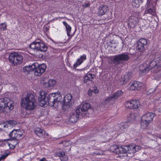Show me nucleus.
<instances>
[{
  "instance_id": "nucleus-21",
  "label": "nucleus",
  "mask_w": 161,
  "mask_h": 161,
  "mask_svg": "<svg viewBox=\"0 0 161 161\" xmlns=\"http://www.w3.org/2000/svg\"><path fill=\"white\" fill-rule=\"evenodd\" d=\"M108 10V7L107 6L101 5L98 10L97 14L99 16H102L105 14Z\"/></svg>"
},
{
  "instance_id": "nucleus-20",
  "label": "nucleus",
  "mask_w": 161,
  "mask_h": 161,
  "mask_svg": "<svg viewBox=\"0 0 161 161\" xmlns=\"http://www.w3.org/2000/svg\"><path fill=\"white\" fill-rule=\"evenodd\" d=\"M38 66V63L35 62L33 64L29 66H26L23 68V72L26 74H28L30 72L33 71L34 69L36 66Z\"/></svg>"
},
{
  "instance_id": "nucleus-51",
  "label": "nucleus",
  "mask_w": 161,
  "mask_h": 161,
  "mask_svg": "<svg viewBox=\"0 0 161 161\" xmlns=\"http://www.w3.org/2000/svg\"><path fill=\"white\" fill-rule=\"evenodd\" d=\"M98 92V91H97V93ZM95 93H96V92H95Z\"/></svg>"
},
{
  "instance_id": "nucleus-35",
  "label": "nucleus",
  "mask_w": 161,
  "mask_h": 161,
  "mask_svg": "<svg viewBox=\"0 0 161 161\" xmlns=\"http://www.w3.org/2000/svg\"><path fill=\"white\" fill-rule=\"evenodd\" d=\"M87 75L89 78V81H92L95 77V76L94 75L92 74L91 73H88L87 74Z\"/></svg>"
},
{
  "instance_id": "nucleus-39",
  "label": "nucleus",
  "mask_w": 161,
  "mask_h": 161,
  "mask_svg": "<svg viewBox=\"0 0 161 161\" xmlns=\"http://www.w3.org/2000/svg\"><path fill=\"white\" fill-rule=\"evenodd\" d=\"M156 91V89L154 88L150 89L147 92V94L151 95L154 93Z\"/></svg>"
},
{
  "instance_id": "nucleus-31",
  "label": "nucleus",
  "mask_w": 161,
  "mask_h": 161,
  "mask_svg": "<svg viewBox=\"0 0 161 161\" xmlns=\"http://www.w3.org/2000/svg\"><path fill=\"white\" fill-rule=\"evenodd\" d=\"M142 0H133L132 2V5L133 7L138 8L140 6V3Z\"/></svg>"
},
{
  "instance_id": "nucleus-22",
  "label": "nucleus",
  "mask_w": 161,
  "mask_h": 161,
  "mask_svg": "<svg viewBox=\"0 0 161 161\" xmlns=\"http://www.w3.org/2000/svg\"><path fill=\"white\" fill-rule=\"evenodd\" d=\"M86 59V55L85 54H83L82 56H80L79 58L77 59L76 63L74 64V68L76 69L78 66L80 65Z\"/></svg>"
},
{
  "instance_id": "nucleus-17",
  "label": "nucleus",
  "mask_w": 161,
  "mask_h": 161,
  "mask_svg": "<svg viewBox=\"0 0 161 161\" xmlns=\"http://www.w3.org/2000/svg\"><path fill=\"white\" fill-rule=\"evenodd\" d=\"M72 96L70 93H68L64 98L63 105L64 106L69 107L71 104Z\"/></svg>"
},
{
  "instance_id": "nucleus-30",
  "label": "nucleus",
  "mask_w": 161,
  "mask_h": 161,
  "mask_svg": "<svg viewBox=\"0 0 161 161\" xmlns=\"http://www.w3.org/2000/svg\"><path fill=\"white\" fill-rule=\"evenodd\" d=\"M7 125L8 126V128H12L17 125V122L13 120H9L8 121L6 122Z\"/></svg>"
},
{
  "instance_id": "nucleus-36",
  "label": "nucleus",
  "mask_w": 161,
  "mask_h": 161,
  "mask_svg": "<svg viewBox=\"0 0 161 161\" xmlns=\"http://www.w3.org/2000/svg\"><path fill=\"white\" fill-rule=\"evenodd\" d=\"M56 80L53 79H50L49 80L48 84L50 87L53 86L56 83Z\"/></svg>"
},
{
  "instance_id": "nucleus-11",
  "label": "nucleus",
  "mask_w": 161,
  "mask_h": 161,
  "mask_svg": "<svg viewBox=\"0 0 161 161\" xmlns=\"http://www.w3.org/2000/svg\"><path fill=\"white\" fill-rule=\"evenodd\" d=\"M147 43V40L145 38H140L136 42V49L138 52H142L145 49L144 46Z\"/></svg>"
},
{
  "instance_id": "nucleus-37",
  "label": "nucleus",
  "mask_w": 161,
  "mask_h": 161,
  "mask_svg": "<svg viewBox=\"0 0 161 161\" xmlns=\"http://www.w3.org/2000/svg\"><path fill=\"white\" fill-rule=\"evenodd\" d=\"M56 155L58 157L61 158H63L65 156V153L64 152H61L56 153Z\"/></svg>"
},
{
  "instance_id": "nucleus-40",
  "label": "nucleus",
  "mask_w": 161,
  "mask_h": 161,
  "mask_svg": "<svg viewBox=\"0 0 161 161\" xmlns=\"http://www.w3.org/2000/svg\"><path fill=\"white\" fill-rule=\"evenodd\" d=\"M81 108L79 107L76 109L75 112H74L75 114H77L79 117V115H80V113H81L80 111H81Z\"/></svg>"
},
{
  "instance_id": "nucleus-38",
  "label": "nucleus",
  "mask_w": 161,
  "mask_h": 161,
  "mask_svg": "<svg viewBox=\"0 0 161 161\" xmlns=\"http://www.w3.org/2000/svg\"><path fill=\"white\" fill-rule=\"evenodd\" d=\"M8 155L9 153H5V154L2 155L0 157V161L5 159Z\"/></svg>"
},
{
  "instance_id": "nucleus-49",
  "label": "nucleus",
  "mask_w": 161,
  "mask_h": 161,
  "mask_svg": "<svg viewBox=\"0 0 161 161\" xmlns=\"http://www.w3.org/2000/svg\"><path fill=\"white\" fill-rule=\"evenodd\" d=\"M86 6L87 7H89V4H88V3H86Z\"/></svg>"
},
{
  "instance_id": "nucleus-12",
  "label": "nucleus",
  "mask_w": 161,
  "mask_h": 161,
  "mask_svg": "<svg viewBox=\"0 0 161 161\" xmlns=\"http://www.w3.org/2000/svg\"><path fill=\"white\" fill-rule=\"evenodd\" d=\"M23 133L20 129H14L9 134V137L13 139L18 140L23 137Z\"/></svg>"
},
{
  "instance_id": "nucleus-28",
  "label": "nucleus",
  "mask_w": 161,
  "mask_h": 161,
  "mask_svg": "<svg viewBox=\"0 0 161 161\" xmlns=\"http://www.w3.org/2000/svg\"><path fill=\"white\" fill-rule=\"evenodd\" d=\"M148 14L155 16L156 14L155 9H153L151 7H146V9L144 12V14Z\"/></svg>"
},
{
  "instance_id": "nucleus-23",
  "label": "nucleus",
  "mask_w": 161,
  "mask_h": 161,
  "mask_svg": "<svg viewBox=\"0 0 161 161\" xmlns=\"http://www.w3.org/2000/svg\"><path fill=\"white\" fill-rule=\"evenodd\" d=\"M35 132L39 137H45L46 136H48V134L44 130L40 128H37L35 130Z\"/></svg>"
},
{
  "instance_id": "nucleus-8",
  "label": "nucleus",
  "mask_w": 161,
  "mask_h": 161,
  "mask_svg": "<svg viewBox=\"0 0 161 161\" xmlns=\"http://www.w3.org/2000/svg\"><path fill=\"white\" fill-rule=\"evenodd\" d=\"M23 60L22 56L16 52H13L10 54L9 60L10 63L14 65L20 64Z\"/></svg>"
},
{
  "instance_id": "nucleus-41",
  "label": "nucleus",
  "mask_w": 161,
  "mask_h": 161,
  "mask_svg": "<svg viewBox=\"0 0 161 161\" xmlns=\"http://www.w3.org/2000/svg\"><path fill=\"white\" fill-rule=\"evenodd\" d=\"M152 5V3L150 2V1L149 0H147L146 4V7H151Z\"/></svg>"
},
{
  "instance_id": "nucleus-13",
  "label": "nucleus",
  "mask_w": 161,
  "mask_h": 161,
  "mask_svg": "<svg viewBox=\"0 0 161 161\" xmlns=\"http://www.w3.org/2000/svg\"><path fill=\"white\" fill-rule=\"evenodd\" d=\"M46 68V66L45 64H43L39 65L38 64V66H36L35 68L34 69L33 71L35 72V75L37 76L41 75L45 72Z\"/></svg>"
},
{
  "instance_id": "nucleus-33",
  "label": "nucleus",
  "mask_w": 161,
  "mask_h": 161,
  "mask_svg": "<svg viewBox=\"0 0 161 161\" xmlns=\"http://www.w3.org/2000/svg\"><path fill=\"white\" fill-rule=\"evenodd\" d=\"M8 128L7 123L6 122H3L0 124V131L3 130Z\"/></svg>"
},
{
  "instance_id": "nucleus-50",
  "label": "nucleus",
  "mask_w": 161,
  "mask_h": 161,
  "mask_svg": "<svg viewBox=\"0 0 161 161\" xmlns=\"http://www.w3.org/2000/svg\"><path fill=\"white\" fill-rule=\"evenodd\" d=\"M67 158L65 160H62V159H61V160H62V161H65L67 160Z\"/></svg>"
},
{
  "instance_id": "nucleus-1",
  "label": "nucleus",
  "mask_w": 161,
  "mask_h": 161,
  "mask_svg": "<svg viewBox=\"0 0 161 161\" xmlns=\"http://www.w3.org/2000/svg\"><path fill=\"white\" fill-rule=\"evenodd\" d=\"M47 94L45 92L43 91L40 92L38 100L39 104L41 106L43 107L47 103L50 106L56 108L58 106L59 103L61 102L62 97L59 92L49 94L47 97L46 100Z\"/></svg>"
},
{
  "instance_id": "nucleus-29",
  "label": "nucleus",
  "mask_w": 161,
  "mask_h": 161,
  "mask_svg": "<svg viewBox=\"0 0 161 161\" xmlns=\"http://www.w3.org/2000/svg\"><path fill=\"white\" fill-rule=\"evenodd\" d=\"M90 107V103H85L81 107V112H84L87 111Z\"/></svg>"
},
{
  "instance_id": "nucleus-45",
  "label": "nucleus",
  "mask_w": 161,
  "mask_h": 161,
  "mask_svg": "<svg viewBox=\"0 0 161 161\" xmlns=\"http://www.w3.org/2000/svg\"><path fill=\"white\" fill-rule=\"evenodd\" d=\"M39 161H48V160H46V158H41Z\"/></svg>"
},
{
  "instance_id": "nucleus-14",
  "label": "nucleus",
  "mask_w": 161,
  "mask_h": 161,
  "mask_svg": "<svg viewBox=\"0 0 161 161\" xmlns=\"http://www.w3.org/2000/svg\"><path fill=\"white\" fill-rule=\"evenodd\" d=\"M144 86L142 82L134 81L130 85V89L132 90H140L143 88Z\"/></svg>"
},
{
  "instance_id": "nucleus-9",
  "label": "nucleus",
  "mask_w": 161,
  "mask_h": 161,
  "mask_svg": "<svg viewBox=\"0 0 161 161\" xmlns=\"http://www.w3.org/2000/svg\"><path fill=\"white\" fill-rule=\"evenodd\" d=\"M125 107L130 109H137L139 107L140 104L138 100L132 99L126 101L124 103Z\"/></svg>"
},
{
  "instance_id": "nucleus-48",
  "label": "nucleus",
  "mask_w": 161,
  "mask_h": 161,
  "mask_svg": "<svg viewBox=\"0 0 161 161\" xmlns=\"http://www.w3.org/2000/svg\"><path fill=\"white\" fill-rule=\"evenodd\" d=\"M158 0H155L154 2V3H156L158 1Z\"/></svg>"
},
{
  "instance_id": "nucleus-5",
  "label": "nucleus",
  "mask_w": 161,
  "mask_h": 161,
  "mask_svg": "<svg viewBox=\"0 0 161 161\" xmlns=\"http://www.w3.org/2000/svg\"><path fill=\"white\" fill-rule=\"evenodd\" d=\"M14 108L13 101L7 97L0 99V112L9 113Z\"/></svg>"
},
{
  "instance_id": "nucleus-25",
  "label": "nucleus",
  "mask_w": 161,
  "mask_h": 161,
  "mask_svg": "<svg viewBox=\"0 0 161 161\" xmlns=\"http://www.w3.org/2000/svg\"><path fill=\"white\" fill-rule=\"evenodd\" d=\"M63 23L66 28V30L68 36L70 38H71L73 36L72 35H70V33L72 29L71 27L65 21H63Z\"/></svg>"
},
{
  "instance_id": "nucleus-2",
  "label": "nucleus",
  "mask_w": 161,
  "mask_h": 161,
  "mask_svg": "<svg viewBox=\"0 0 161 161\" xmlns=\"http://www.w3.org/2000/svg\"><path fill=\"white\" fill-rule=\"evenodd\" d=\"M141 147L137 145L122 146H119L118 145H113L110 146V150L117 154H123L126 153L133 154L140 150Z\"/></svg>"
},
{
  "instance_id": "nucleus-32",
  "label": "nucleus",
  "mask_w": 161,
  "mask_h": 161,
  "mask_svg": "<svg viewBox=\"0 0 161 161\" xmlns=\"http://www.w3.org/2000/svg\"><path fill=\"white\" fill-rule=\"evenodd\" d=\"M38 42H34L31 43L29 46V48L30 49L32 50L35 51L37 50V45Z\"/></svg>"
},
{
  "instance_id": "nucleus-42",
  "label": "nucleus",
  "mask_w": 161,
  "mask_h": 161,
  "mask_svg": "<svg viewBox=\"0 0 161 161\" xmlns=\"http://www.w3.org/2000/svg\"><path fill=\"white\" fill-rule=\"evenodd\" d=\"M88 81H89L88 77L86 75V76H85L84 78V82L85 83H86Z\"/></svg>"
},
{
  "instance_id": "nucleus-27",
  "label": "nucleus",
  "mask_w": 161,
  "mask_h": 161,
  "mask_svg": "<svg viewBox=\"0 0 161 161\" xmlns=\"http://www.w3.org/2000/svg\"><path fill=\"white\" fill-rule=\"evenodd\" d=\"M131 72L128 73L126 75H125L122 78L120 79V81H122V82L121 83V84L123 85L127 82L128 80L131 79Z\"/></svg>"
},
{
  "instance_id": "nucleus-6",
  "label": "nucleus",
  "mask_w": 161,
  "mask_h": 161,
  "mask_svg": "<svg viewBox=\"0 0 161 161\" xmlns=\"http://www.w3.org/2000/svg\"><path fill=\"white\" fill-rule=\"evenodd\" d=\"M154 116V114L151 112H147L143 115L140 121L141 128H146L153 121Z\"/></svg>"
},
{
  "instance_id": "nucleus-46",
  "label": "nucleus",
  "mask_w": 161,
  "mask_h": 161,
  "mask_svg": "<svg viewBox=\"0 0 161 161\" xmlns=\"http://www.w3.org/2000/svg\"><path fill=\"white\" fill-rule=\"evenodd\" d=\"M49 27H46L44 28V31L45 32H47V31H48V30H49Z\"/></svg>"
},
{
  "instance_id": "nucleus-24",
  "label": "nucleus",
  "mask_w": 161,
  "mask_h": 161,
  "mask_svg": "<svg viewBox=\"0 0 161 161\" xmlns=\"http://www.w3.org/2000/svg\"><path fill=\"white\" fill-rule=\"evenodd\" d=\"M79 118L77 114H75L74 112L70 114L69 117V121L72 123H75L77 121Z\"/></svg>"
},
{
  "instance_id": "nucleus-18",
  "label": "nucleus",
  "mask_w": 161,
  "mask_h": 161,
  "mask_svg": "<svg viewBox=\"0 0 161 161\" xmlns=\"http://www.w3.org/2000/svg\"><path fill=\"white\" fill-rule=\"evenodd\" d=\"M138 19L134 16L130 17L128 20V25L130 28H134L137 25Z\"/></svg>"
},
{
  "instance_id": "nucleus-34",
  "label": "nucleus",
  "mask_w": 161,
  "mask_h": 161,
  "mask_svg": "<svg viewBox=\"0 0 161 161\" xmlns=\"http://www.w3.org/2000/svg\"><path fill=\"white\" fill-rule=\"evenodd\" d=\"M7 25L6 22L0 24V30L1 31H4L7 29Z\"/></svg>"
},
{
  "instance_id": "nucleus-4",
  "label": "nucleus",
  "mask_w": 161,
  "mask_h": 161,
  "mask_svg": "<svg viewBox=\"0 0 161 161\" xmlns=\"http://www.w3.org/2000/svg\"><path fill=\"white\" fill-rule=\"evenodd\" d=\"M21 103V105L29 110L34 109L37 104L35 96L31 93H27L25 97L22 98Z\"/></svg>"
},
{
  "instance_id": "nucleus-16",
  "label": "nucleus",
  "mask_w": 161,
  "mask_h": 161,
  "mask_svg": "<svg viewBox=\"0 0 161 161\" xmlns=\"http://www.w3.org/2000/svg\"><path fill=\"white\" fill-rule=\"evenodd\" d=\"M130 124V123L128 121L124 122H122L119 124L118 125L119 128V133L126 132Z\"/></svg>"
},
{
  "instance_id": "nucleus-52",
  "label": "nucleus",
  "mask_w": 161,
  "mask_h": 161,
  "mask_svg": "<svg viewBox=\"0 0 161 161\" xmlns=\"http://www.w3.org/2000/svg\"><path fill=\"white\" fill-rule=\"evenodd\" d=\"M119 157H121V156H122L121 155H119Z\"/></svg>"
},
{
  "instance_id": "nucleus-7",
  "label": "nucleus",
  "mask_w": 161,
  "mask_h": 161,
  "mask_svg": "<svg viewBox=\"0 0 161 161\" xmlns=\"http://www.w3.org/2000/svg\"><path fill=\"white\" fill-rule=\"evenodd\" d=\"M123 94V92L122 91H117L111 96L106 97L103 101V103L105 104H112Z\"/></svg>"
},
{
  "instance_id": "nucleus-26",
  "label": "nucleus",
  "mask_w": 161,
  "mask_h": 161,
  "mask_svg": "<svg viewBox=\"0 0 161 161\" xmlns=\"http://www.w3.org/2000/svg\"><path fill=\"white\" fill-rule=\"evenodd\" d=\"M37 46V51L41 52H45L47 50V47L43 43L41 42H38Z\"/></svg>"
},
{
  "instance_id": "nucleus-10",
  "label": "nucleus",
  "mask_w": 161,
  "mask_h": 161,
  "mask_svg": "<svg viewBox=\"0 0 161 161\" xmlns=\"http://www.w3.org/2000/svg\"><path fill=\"white\" fill-rule=\"evenodd\" d=\"M130 59V57L128 54L126 53H123L115 55L114 57L113 61L114 64H119L121 61H127Z\"/></svg>"
},
{
  "instance_id": "nucleus-43",
  "label": "nucleus",
  "mask_w": 161,
  "mask_h": 161,
  "mask_svg": "<svg viewBox=\"0 0 161 161\" xmlns=\"http://www.w3.org/2000/svg\"><path fill=\"white\" fill-rule=\"evenodd\" d=\"M92 91L91 90H89L88 92V94L89 96H92Z\"/></svg>"
},
{
  "instance_id": "nucleus-47",
  "label": "nucleus",
  "mask_w": 161,
  "mask_h": 161,
  "mask_svg": "<svg viewBox=\"0 0 161 161\" xmlns=\"http://www.w3.org/2000/svg\"><path fill=\"white\" fill-rule=\"evenodd\" d=\"M112 44V43L111 42H110L109 43L108 45V46H109V47H112V46L111 45Z\"/></svg>"
},
{
  "instance_id": "nucleus-19",
  "label": "nucleus",
  "mask_w": 161,
  "mask_h": 161,
  "mask_svg": "<svg viewBox=\"0 0 161 161\" xmlns=\"http://www.w3.org/2000/svg\"><path fill=\"white\" fill-rule=\"evenodd\" d=\"M18 144V140L12 139L8 140V142H6L5 145L6 146L9 147V148L10 149H14L15 147Z\"/></svg>"
},
{
  "instance_id": "nucleus-15",
  "label": "nucleus",
  "mask_w": 161,
  "mask_h": 161,
  "mask_svg": "<svg viewBox=\"0 0 161 161\" xmlns=\"http://www.w3.org/2000/svg\"><path fill=\"white\" fill-rule=\"evenodd\" d=\"M150 68L146 64L143 63L139 66V73L140 76L145 75L150 70Z\"/></svg>"
},
{
  "instance_id": "nucleus-44",
  "label": "nucleus",
  "mask_w": 161,
  "mask_h": 161,
  "mask_svg": "<svg viewBox=\"0 0 161 161\" xmlns=\"http://www.w3.org/2000/svg\"><path fill=\"white\" fill-rule=\"evenodd\" d=\"M26 159H24V160L25 161H31V157H27V158H25Z\"/></svg>"
},
{
  "instance_id": "nucleus-3",
  "label": "nucleus",
  "mask_w": 161,
  "mask_h": 161,
  "mask_svg": "<svg viewBox=\"0 0 161 161\" xmlns=\"http://www.w3.org/2000/svg\"><path fill=\"white\" fill-rule=\"evenodd\" d=\"M160 58H157L152 60L147 59L144 62L151 70L152 73H155L154 76L156 80H158L161 78V64H159Z\"/></svg>"
}]
</instances>
